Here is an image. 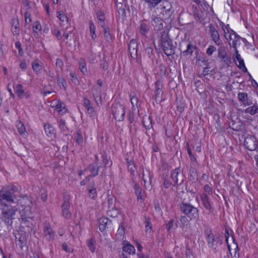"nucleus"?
I'll return each mask as SVG.
<instances>
[{
    "instance_id": "1",
    "label": "nucleus",
    "mask_w": 258,
    "mask_h": 258,
    "mask_svg": "<svg viewBox=\"0 0 258 258\" xmlns=\"http://www.w3.org/2000/svg\"><path fill=\"white\" fill-rule=\"evenodd\" d=\"M159 46L168 56L175 54L176 47L173 45L172 39L170 38L168 32L164 31L161 33L158 41Z\"/></svg>"
},
{
    "instance_id": "2",
    "label": "nucleus",
    "mask_w": 258,
    "mask_h": 258,
    "mask_svg": "<svg viewBox=\"0 0 258 258\" xmlns=\"http://www.w3.org/2000/svg\"><path fill=\"white\" fill-rule=\"evenodd\" d=\"M179 210L181 213L190 220H199V210L191 204L182 202L179 204Z\"/></svg>"
},
{
    "instance_id": "3",
    "label": "nucleus",
    "mask_w": 258,
    "mask_h": 258,
    "mask_svg": "<svg viewBox=\"0 0 258 258\" xmlns=\"http://www.w3.org/2000/svg\"><path fill=\"white\" fill-rule=\"evenodd\" d=\"M18 189L16 186H13L2 190L0 192V203L2 206H5L14 203L16 198L15 194Z\"/></svg>"
},
{
    "instance_id": "4",
    "label": "nucleus",
    "mask_w": 258,
    "mask_h": 258,
    "mask_svg": "<svg viewBox=\"0 0 258 258\" xmlns=\"http://www.w3.org/2000/svg\"><path fill=\"white\" fill-rule=\"evenodd\" d=\"M204 233L209 247L217 251L218 245H221L223 243V236L218 235L215 237L211 230L209 229L205 230Z\"/></svg>"
},
{
    "instance_id": "5",
    "label": "nucleus",
    "mask_w": 258,
    "mask_h": 258,
    "mask_svg": "<svg viewBox=\"0 0 258 258\" xmlns=\"http://www.w3.org/2000/svg\"><path fill=\"white\" fill-rule=\"evenodd\" d=\"M2 220L8 226H12L13 221L15 219L16 210L12 206L6 205L2 208Z\"/></svg>"
},
{
    "instance_id": "6",
    "label": "nucleus",
    "mask_w": 258,
    "mask_h": 258,
    "mask_svg": "<svg viewBox=\"0 0 258 258\" xmlns=\"http://www.w3.org/2000/svg\"><path fill=\"white\" fill-rule=\"evenodd\" d=\"M179 49L181 51V55L183 57L189 58L194 51L198 50L196 46L192 44L190 42L184 41L179 44Z\"/></svg>"
},
{
    "instance_id": "7",
    "label": "nucleus",
    "mask_w": 258,
    "mask_h": 258,
    "mask_svg": "<svg viewBox=\"0 0 258 258\" xmlns=\"http://www.w3.org/2000/svg\"><path fill=\"white\" fill-rule=\"evenodd\" d=\"M170 178L174 183V186L177 187L182 185L184 181V176L183 174L181 173L180 167L171 170Z\"/></svg>"
},
{
    "instance_id": "8",
    "label": "nucleus",
    "mask_w": 258,
    "mask_h": 258,
    "mask_svg": "<svg viewBox=\"0 0 258 258\" xmlns=\"http://www.w3.org/2000/svg\"><path fill=\"white\" fill-rule=\"evenodd\" d=\"M112 113L114 118L117 121L124 119L125 115L124 107L120 104H113L112 106Z\"/></svg>"
},
{
    "instance_id": "9",
    "label": "nucleus",
    "mask_w": 258,
    "mask_h": 258,
    "mask_svg": "<svg viewBox=\"0 0 258 258\" xmlns=\"http://www.w3.org/2000/svg\"><path fill=\"white\" fill-rule=\"evenodd\" d=\"M217 57L221 59L227 67H229L231 63V60L227 53V49L224 45H221L218 49Z\"/></svg>"
},
{
    "instance_id": "10",
    "label": "nucleus",
    "mask_w": 258,
    "mask_h": 258,
    "mask_svg": "<svg viewBox=\"0 0 258 258\" xmlns=\"http://www.w3.org/2000/svg\"><path fill=\"white\" fill-rule=\"evenodd\" d=\"M244 146L249 151H258V141L255 137L248 136L245 139Z\"/></svg>"
},
{
    "instance_id": "11",
    "label": "nucleus",
    "mask_w": 258,
    "mask_h": 258,
    "mask_svg": "<svg viewBox=\"0 0 258 258\" xmlns=\"http://www.w3.org/2000/svg\"><path fill=\"white\" fill-rule=\"evenodd\" d=\"M142 178L144 182L145 188L149 190L152 189V178L153 177V173L148 170H144L142 172Z\"/></svg>"
},
{
    "instance_id": "12",
    "label": "nucleus",
    "mask_w": 258,
    "mask_h": 258,
    "mask_svg": "<svg viewBox=\"0 0 258 258\" xmlns=\"http://www.w3.org/2000/svg\"><path fill=\"white\" fill-rule=\"evenodd\" d=\"M132 181L134 183L132 186L134 189L135 194L137 196V200L140 203H143L145 199V192L143 191L139 184L136 182L133 178H132Z\"/></svg>"
},
{
    "instance_id": "13",
    "label": "nucleus",
    "mask_w": 258,
    "mask_h": 258,
    "mask_svg": "<svg viewBox=\"0 0 258 258\" xmlns=\"http://www.w3.org/2000/svg\"><path fill=\"white\" fill-rule=\"evenodd\" d=\"M83 105L91 117L94 118L96 116V113L93 104L87 96L83 98Z\"/></svg>"
},
{
    "instance_id": "14",
    "label": "nucleus",
    "mask_w": 258,
    "mask_h": 258,
    "mask_svg": "<svg viewBox=\"0 0 258 258\" xmlns=\"http://www.w3.org/2000/svg\"><path fill=\"white\" fill-rule=\"evenodd\" d=\"M14 89L19 99H22L24 98H25L26 99H29L31 97L30 92L29 91L25 92L24 87L21 84H17L14 87Z\"/></svg>"
},
{
    "instance_id": "15",
    "label": "nucleus",
    "mask_w": 258,
    "mask_h": 258,
    "mask_svg": "<svg viewBox=\"0 0 258 258\" xmlns=\"http://www.w3.org/2000/svg\"><path fill=\"white\" fill-rule=\"evenodd\" d=\"M162 88V82L160 80L157 81L155 83V99L156 100L162 101L163 94Z\"/></svg>"
},
{
    "instance_id": "16",
    "label": "nucleus",
    "mask_w": 258,
    "mask_h": 258,
    "mask_svg": "<svg viewBox=\"0 0 258 258\" xmlns=\"http://www.w3.org/2000/svg\"><path fill=\"white\" fill-rule=\"evenodd\" d=\"M128 51L131 57L134 59L138 58V43L136 40L132 39L128 46Z\"/></svg>"
},
{
    "instance_id": "17",
    "label": "nucleus",
    "mask_w": 258,
    "mask_h": 258,
    "mask_svg": "<svg viewBox=\"0 0 258 258\" xmlns=\"http://www.w3.org/2000/svg\"><path fill=\"white\" fill-rule=\"evenodd\" d=\"M43 234L46 240H52L54 238V232L49 223H45L43 225Z\"/></svg>"
},
{
    "instance_id": "18",
    "label": "nucleus",
    "mask_w": 258,
    "mask_h": 258,
    "mask_svg": "<svg viewBox=\"0 0 258 258\" xmlns=\"http://www.w3.org/2000/svg\"><path fill=\"white\" fill-rule=\"evenodd\" d=\"M99 230L102 232L110 227L112 222L107 217H102L98 220Z\"/></svg>"
},
{
    "instance_id": "19",
    "label": "nucleus",
    "mask_w": 258,
    "mask_h": 258,
    "mask_svg": "<svg viewBox=\"0 0 258 258\" xmlns=\"http://www.w3.org/2000/svg\"><path fill=\"white\" fill-rule=\"evenodd\" d=\"M209 27L213 41L217 45H222V44L220 42V36L217 30L215 29L214 25L212 24L209 25Z\"/></svg>"
},
{
    "instance_id": "20",
    "label": "nucleus",
    "mask_w": 258,
    "mask_h": 258,
    "mask_svg": "<svg viewBox=\"0 0 258 258\" xmlns=\"http://www.w3.org/2000/svg\"><path fill=\"white\" fill-rule=\"evenodd\" d=\"M201 201L202 205L206 210L208 211V214H211L214 212V208L209 201L208 196L206 194H203L201 196Z\"/></svg>"
},
{
    "instance_id": "21",
    "label": "nucleus",
    "mask_w": 258,
    "mask_h": 258,
    "mask_svg": "<svg viewBox=\"0 0 258 258\" xmlns=\"http://www.w3.org/2000/svg\"><path fill=\"white\" fill-rule=\"evenodd\" d=\"M70 207V204L69 200L64 199L63 203L61 206L62 213L63 216L67 219H70L72 218V214L69 210Z\"/></svg>"
},
{
    "instance_id": "22",
    "label": "nucleus",
    "mask_w": 258,
    "mask_h": 258,
    "mask_svg": "<svg viewBox=\"0 0 258 258\" xmlns=\"http://www.w3.org/2000/svg\"><path fill=\"white\" fill-rule=\"evenodd\" d=\"M235 57L234 58V61L235 60V59L238 61V64L236 63L237 67L241 70L243 73H247V69H246L243 59L241 57L240 55L238 53V51L237 49H236L235 52Z\"/></svg>"
},
{
    "instance_id": "23",
    "label": "nucleus",
    "mask_w": 258,
    "mask_h": 258,
    "mask_svg": "<svg viewBox=\"0 0 258 258\" xmlns=\"http://www.w3.org/2000/svg\"><path fill=\"white\" fill-rule=\"evenodd\" d=\"M102 167V165L98 166L96 163H91L88 165V169L90 172L89 175L91 177H94L98 175L99 170Z\"/></svg>"
},
{
    "instance_id": "24",
    "label": "nucleus",
    "mask_w": 258,
    "mask_h": 258,
    "mask_svg": "<svg viewBox=\"0 0 258 258\" xmlns=\"http://www.w3.org/2000/svg\"><path fill=\"white\" fill-rule=\"evenodd\" d=\"M188 179L191 183H196L198 180L197 170L196 168L190 167L189 169Z\"/></svg>"
},
{
    "instance_id": "25",
    "label": "nucleus",
    "mask_w": 258,
    "mask_h": 258,
    "mask_svg": "<svg viewBox=\"0 0 258 258\" xmlns=\"http://www.w3.org/2000/svg\"><path fill=\"white\" fill-rule=\"evenodd\" d=\"M151 23L156 31L161 30L163 27V21L160 18L155 17L152 19Z\"/></svg>"
},
{
    "instance_id": "26",
    "label": "nucleus",
    "mask_w": 258,
    "mask_h": 258,
    "mask_svg": "<svg viewBox=\"0 0 258 258\" xmlns=\"http://www.w3.org/2000/svg\"><path fill=\"white\" fill-rule=\"evenodd\" d=\"M44 128L46 135L50 138L52 139L55 137V131L53 126L49 123L44 125Z\"/></svg>"
},
{
    "instance_id": "27",
    "label": "nucleus",
    "mask_w": 258,
    "mask_h": 258,
    "mask_svg": "<svg viewBox=\"0 0 258 258\" xmlns=\"http://www.w3.org/2000/svg\"><path fill=\"white\" fill-rule=\"evenodd\" d=\"M238 99L245 106H249L252 104L251 101H248L247 94L245 92L239 93L238 94Z\"/></svg>"
},
{
    "instance_id": "28",
    "label": "nucleus",
    "mask_w": 258,
    "mask_h": 258,
    "mask_svg": "<svg viewBox=\"0 0 258 258\" xmlns=\"http://www.w3.org/2000/svg\"><path fill=\"white\" fill-rule=\"evenodd\" d=\"M192 220H190L189 217L183 215H181L180 217V222L181 224V228L183 229H187L189 228L190 225V221Z\"/></svg>"
},
{
    "instance_id": "29",
    "label": "nucleus",
    "mask_w": 258,
    "mask_h": 258,
    "mask_svg": "<svg viewBox=\"0 0 258 258\" xmlns=\"http://www.w3.org/2000/svg\"><path fill=\"white\" fill-rule=\"evenodd\" d=\"M95 185V182H93L91 185H88L87 187L89 191L88 196L92 200H95L97 197V192Z\"/></svg>"
},
{
    "instance_id": "30",
    "label": "nucleus",
    "mask_w": 258,
    "mask_h": 258,
    "mask_svg": "<svg viewBox=\"0 0 258 258\" xmlns=\"http://www.w3.org/2000/svg\"><path fill=\"white\" fill-rule=\"evenodd\" d=\"M145 55L150 58L153 63L155 58V52L151 46H147L145 50Z\"/></svg>"
},
{
    "instance_id": "31",
    "label": "nucleus",
    "mask_w": 258,
    "mask_h": 258,
    "mask_svg": "<svg viewBox=\"0 0 258 258\" xmlns=\"http://www.w3.org/2000/svg\"><path fill=\"white\" fill-rule=\"evenodd\" d=\"M16 126L19 133L21 136H27V133L26 132L25 127L22 121L20 120L17 121L16 122Z\"/></svg>"
},
{
    "instance_id": "32",
    "label": "nucleus",
    "mask_w": 258,
    "mask_h": 258,
    "mask_svg": "<svg viewBox=\"0 0 258 258\" xmlns=\"http://www.w3.org/2000/svg\"><path fill=\"white\" fill-rule=\"evenodd\" d=\"M143 124L147 130L152 127V120L150 116L145 115L143 118Z\"/></svg>"
},
{
    "instance_id": "33",
    "label": "nucleus",
    "mask_w": 258,
    "mask_h": 258,
    "mask_svg": "<svg viewBox=\"0 0 258 258\" xmlns=\"http://www.w3.org/2000/svg\"><path fill=\"white\" fill-rule=\"evenodd\" d=\"M101 158H102V168H103V171L102 174H104V171L107 169L106 165L109 163V160L108 156L105 151H103L101 153Z\"/></svg>"
},
{
    "instance_id": "34",
    "label": "nucleus",
    "mask_w": 258,
    "mask_h": 258,
    "mask_svg": "<svg viewBox=\"0 0 258 258\" xmlns=\"http://www.w3.org/2000/svg\"><path fill=\"white\" fill-rule=\"evenodd\" d=\"M145 20H143L141 22L140 29V32L141 34L144 36H146L149 31V28L145 23Z\"/></svg>"
},
{
    "instance_id": "35",
    "label": "nucleus",
    "mask_w": 258,
    "mask_h": 258,
    "mask_svg": "<svg viewBox=\"0 0 258 258\" xmlns=\"http://www.w3.org/2000/svg\"><path fill=\"white\" fill-rule=\"evenodd\" d=\"M79 69L82 74L84 75H86L87 74V69L86 66V63L85 60L83 58H81L79 60Z\"/></svg>"
},
{
    "instance_id": "36",
    "label": "nucleus",
    "mask_w": 258,
    "mask_h": 258,
    "mask_svg": "<svg viewBox=\"0 0 258 258\" xmlns=\"http://www.w3.org/2000/svg\"><path fill=\"white\" fill-rule=\"evenodd\" d=\"M123 252L128 253L129 254L135 253V248L131 244H127L124 245L122 248Z\"/></svg>"
},
{
    "instance_id": "37",
    "label": "nucleus",
    "mask_w": 258,
    "mask_h": 258,
    "mask_svg": "<svg viewBox=\"0 0 258 258\" xmlns=\"http://www.w3.org/2000/svg\"><path fill=\"white\" fill-rule=\"evenodd\" d=\"M144 218V223L145 225L146 231H148L149 230H150L149 232H153V231L152 229V224L151 222L150 218L149 217L145 216Z\"/></svg>"
},
{
    "instance_id": "38",
    "label": "nucleus",
    "mask_w": 258,
    "mask_h": 258,
    "mask_svg": "<svg viewBox=\"0 0 258 258\" xmlns=\"http://www.w3.org/2000/svg\"><path fill=\"white\" fill-rule=\"evenodd\" d=\"M87 246L89 250L92 252H94L95 250V244L96 243L95 239L94 238H91L87 241Z\"/></svg>"
},
{
    "instance_id": "39",
    "label": "nucleus",
    "mask_w": 258,
    "mask_h": 258,
    "mask_svg": "<svg viewBox=\"0 0 258 258\" xmlns=\"http://www.w3.org/2000/svg\"><path fill=\"white\" fill-rule=\"evenodd\" d=\"M89 25H90V27H89L90 28V34H91V37H92V39L95 40L97 37V35L95 33L96 27L92 21H90Z\"/></svg>"
},
{
    "instance_id": "40",
    "label": "nucleus",
    "mask_w": 258,
    "mask_h": 258,
    "mask_svg": "<svg viewBox=\"0 0 258 258\" xmlns=\"http://www.w3.org/2000/svg\"><path fill=\"white\" fill-rule=\"evenodd\" d=\"M107 215L112 218L117 217L119 214V211L115 207L112 209H108Z\"/></svg>"
},
{
    "instance_id": "41",
    "label": "nucleus",
    "mask_w": 258,
    "mask_h": 258,
    "mask_svg": "<svg viewBox=\"0 0 258 258\" xmlns=\"http://www.w3.org/2000/svg\"><path fill=\"white\" fill-rule=\"evenodd\" d=\"M57 82L60 87H62L64 90H66L67 88V83L64 78L60 77L59 76L57 77Z\"/></svg>"
},
{
    "instance_id": "42",
    "label": "nucleus",
    "mask_w": 258,
    "mask_h": 258,
    "mask_svg": "<svg viewBox=\"0 0 258 258\" xmlns=\"http://www.w3.org/2000/svg\"><path fill=\"white\" fill-rule=\"evenodd\" d=\"M169 8L168 9H166V7L164 6L163 7L162 13L164 15H166L165 17V19H167L169 18L172 15L173 11L171 9V6L169 5Z\"/></svg>"
},
{
    "instance_id": "43",
    "label": "nucleus",
    "mask_w": 258,
    "mask_h": 258,
    "mask_svg": "<svg viewBox=\"0 0 258 258\" xmlns=\"http://www.w3.org/2000/svg\"><path fill=\"white\" fill-rule=\"evenodd\" d=\"M116 200L115 198L113 196H108L107 199L108 203V209H112L115 207V201Z\"/></svg>"
},
{
    "instance_id": "44",
    "label": "nucleus",
    "mask_w": 258,
    "mask_h": 258,
    "mask_svg": "<svg viewBox=\"0 0 258 258\" xmlns=\"http://www.w3.org/2000/svg\"><path fill=\"white\" fill-rule=\"evenodd\" d=\"M104 36L106 41L110 42L112 41V38L110 33L109 28H104Z\"/></svg>"
},
{
    "instance_id": "45",
    "label": "nucleus",
    "mask_w": 258,
    "mask_h": 258,
    "mask_svg": "<svg viewBox=\"0 0 258 258\" xmlns=\"http://www.w3.org/2000/svg\"><path fill=\"white\" fill-rule=\"evenodd\" d=\"M75 138L76 142L79 145L82 146L83 145V138L80 132L77 133L76 135L75 136Z\"/></svg>"
},
{
    "instance_id": "46",
    "label": "nucleus",
    "mask_w": 258,
    "mask_h": 258,
    "mask_svg": "<svg viewBox=\"0 0 258 258\" xmlns=\"http://www.w3.org/2000/svg\"><path fill=\"white\" fill-rule=\"evenodd\" d=\"M20 213L21 215V218L23 221L24 222L29 221V219H30V216H29V214L25 213V209L21 211Z\"/></svg>"
},
{
    "instance_id": "47",
    "label": "nucleus",
    "mask_w": 258,
    "mask_h": 258,
    "mask_svg": "<svg viewBox=\"0 0 258 258\" xmlns=\"http://www.w3.org/2000/svg\"><path fill=\"white\" fill-rule=\"evenodd\" d=\"M154 205L155 210L159 215H161L162 214V211L161 208V205L159 203V202L158 200L154 201Z\"/></svg>"
},
{
    "instance_id": "48",
    "label": "nucleus",
    "mask_w": 258,
    "mask_h": 258,
    "mask_svg": "<svg viewBox=\"0 0 258 258\" xmlns=\"http://www.w3.org/2000/svg\"><path fill=\"white\" fill-rule=\"evenodd\" d=\"M257 110H258V108L257 107V106L253 105V106L249 107L246 108V109L245 110V112L249 113L251 115H253L257 112Z\"/></svg>"
},
{
    "instance_id": "49",
    "label": "nucleus",
    "mask_w": 258,
    "mask_h": 258,
    "mask_svg": "<svg viewBox=\"0 0 258 258\" xmlns=\"http://www.w3.org/2000/svg\"><path fill=\"white\" fill-rule=\"evenodd\" d=\"M71 80L76 85H78L79 84V81L78 78V77L75 73L71 72L70 73Z\"/></svg>"
},
{
    "instance_id": "50",
    "label": "nucleus",
    "mask_w": 258,
    "mask_h": 258,
    "mask_svg": "<svg viewBox=\"0 0 258 258\" xmlns=\"http://www.w3.org/2000/svg\"><path fill=\"white\" fill-rule=\"evenodd\" d=\"M163 185L165 188H169L171 185V182L169 181L168 176L167 175H163Z\"/></svg>"
},
{
    "instance_id": "51",
    "label": "nucleus",
    "mask_w": 258,
    "mask_h": 258,
    "mask_svg": "<svg viewBox=\"0 0 258 258\" xmlns=\"http://www.w3.org/2000/svg\"><path fill=\"white\" fill-rule=\"evenodd\" d=\"M56 109L58 112H65L67 109L66 108L65 104L62 102H59L56 105Z\"/></svg>"
},
{
    "instance_id": "52",
    "label": "nucleus",
    "mask_w": 258,
    "mask_h": 258,
    "mask_svg": "<svg viewBox=\"0 0 258 258\" xmlns=\"http://www.w3.org/2000/svg\"><path fill=\"white\" fill-rule=\"evenodd\" d=\"M186 147H187V151L188 155L189 156V157L190 158V159L191 162H197L196 158L194 157L193 154L191 152V150L190 149L189 147V145L188 143L186 144Z\"/></svg>"
},
{
    "instance_id": "53",
    "label": "nucleus",
    "mask_w": 258,
    "mask_h": 258,
    "mask_svg": "<svg viewBox=\"0 0 258 258\" xmlns=\"http://www.w3.org/2000/svg\"><path fill=\"white\" fill-rule=\"evenodd\" d=\"M174 222V220L173 219H171L165 224V228L168 232H171V230L173 227Z\"/></svg>"
},
{
    "instance_id": "54",
    "label": "nucleus",
    "mask_w": 258,
    "mask_h": 258,
    "mask_svg": "<svg viewBox=\"0 0 258 258\" xmlns=\"http://www.w3.org/2000/svg\"><path fill=\"white\" fill-rule=\"evenodd\" d=\"M160 75L161 77L165 76L166 74V67L165 66L161 63L159 66Z\"/></svg>"
},
{
    "instance_id": "55",
    "label": "nucleus",
    "mask_w": 258,
    "mask_h": 258,
    "mask_svg": "<svg viewBox=\"0 0 258 258\" xmlns=\"http://www.w3.org/2000/svg\"><path fill=\"white\" fill-rule=\"evenodd\" d=\"M33 30L34 33H37V31H40L41 30V26L39 21L35 22L33 26Z\"/></svg>"
},
{
    "instance_id": "56",
    "label": "nucleus",
    "mask_w": 258,
    "mask_h": 258,
    "mask_svg": "<svg viewBox=\"0 0 258 258\" xmlns=\"http://www.w3.org/2000/svg\"><path fill=\"white\" fill-rule=\"evenodd\" d=\"M185 255L186 258L193 257L192 251L188 244L185 246Z\"/></svg>"
},
{
    "instance_id": "57",
    "label": "nucleus",
    "mask_w": 258,
    "mask_h": 258,
    "mask_svg": "<svg viewBox=\"0 0 258 258\" xmlns=\"http://www.w3.org/2000/svg\"><path fill=\"white\" fill-rule=\"evenodd\" d=\"M240 39H241V37L237 34H235V35H234V39L232 42V47L234 48L235 50L237 49L236 45L238 42H239Z\"/></svg>"
},
{
    "instance_id": "58",
    "label": "nucleus",
    "mask_w": 258,
    "mask_h": 258,
    "mask_svg": "<svg viewBox=\"0 0 258 258\" xmlns=\"http://www.w3.org/2000/svg\"><path fill=\"white\" fill-rule=\"evenodd\" d=\"M32 69L34 72L38 73L41 70L42 67L38 62H33Z\"/></svg>"
},
{
    "instance_id": "59",
    "label": "nucleus",
    "mask_w": 258,
    "mask_h": 258,
    "mask_svg": "<svg viewBox=\"0 0 258 258\" xmlns=\"http://www.w3.org/2000/svg\"><path fill=\"white\" fill-rule=\"evenodd\" d=\"M146 2L149 4L150 6L152 7H155L158 5L162 0H144Z\"/></svg>"
},
{
    "instance_id": "60",
    "label": "nucleus",
    "mask_w": 258,
    "mask_h": 258,
    "mask_svg": "<svg viewBox=\"0 0 258 258\" xmlns=\"http://www.w3.org/2000/svg\"><path fill=\"white\" fill-rule=\"evenodd\" d=\"M15 46H16V48H17L18 49L19 55H20V56L23 55L24 52H23V50L21 47L22 45H21V42L20 41L16 42Z\"/></svg>"
},
{
    "instance_id": "61",
    "label": "nucleus",
    "mask_w": 258,
    "mask_h": 258,
    "mask_svg": "<svg viewBox=\"0 0 258 258\" xmlns=\"http://www.w3.org/2000/svg\"><path fill=\"white\" fill-rule=\"evenodd\" d=\"M97 17L98 18V21H105V18L104 16V14L102 11H98L96 13Z\"/></svg>"
},
{
    "instance_id": "62",
    "label": "nucleus",
    "mask_w": 258,
    "mask_h": 258,
    "mask_svg": "<svg viewBox=\"0 0 258 258\" xmlns=\"http://www.w3.org/2000/svg\"><path fill=\"white\" fill-rule=\"evenodd\" d=\"M128 172L133 175H135V173L137 172V168L135 165H130V167H127Z\"/></svg>"
},
{
    "instance_id": "63",
    "label": "nucleus",
    "mask_w": 258,
    "mask_h": 258,
    "mask_svg": "<svg viewBox=\"0 0 258 258\" xmlns=\"http://www.w3.org/2000/svg\"><path fill=\"white\" fill-rule=\"evenodd\" d=\"M194 16L196 20L199 21L200 23H204V19L202 18V15L198 12L194 13Z\"/></svg>"
},
{
    "instance_id": "64",
    "label": "nucleus",
    "mask_w": 258,
    "mask_h": 258,
    "mask_svg": "<svg viewBox=\"0 0 258 258\" xmlns=\"http://www.w3.org/2000/svg\"><path fill=\"white\" fill-rule=\"evenodd\" d=\"M216 50V48L213 45H210L207 49L206 53L208 55H212L214 51Z\"/></svg>"
}]
</instances>
